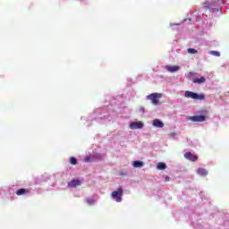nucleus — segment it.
Returning a JSON list of instances; mask_svg holds the SVG:
<instances>
[{
  "label": "nucleus",
  "mask_w": 229,
  "mask_h": 229,
  "mask_svg": "<svg viewBox=\"0 0 229 229\" xmlns=\"http://www.w3.org/2000/svg\"><path fill=\"white\" fill-rule=\"evenodd\" d=\"M132 165L133 167H142L144 163L142 161H134Z\"/></svg>",
  "instance_id": "13"
},
{
  "label": "nucleus",
  "mask_w": 229,
  "mask_h": 229,
  "mask_svg": "<svg viewBox=\"0 0 229 229\" xmlns=\"http://www.w3.org/2000/svg\"><path fill=\"white\" fill-rule=\"evenodd\" d=\"M205 81H207V79H205V77L195 78L192 81L193 83H198L199 85H201V83H205Z\"/></svg>",
  "instance_id": "12"
},
{
  "label": "nucleus",
  "mask_w": 229,
  "mask_h": 229,
  "mask_svg": "<svg viewBox=\"0 0 229 229\" xmlns=\"http://www.w3.org/2000/svg\"><path fill=\"white\" fill-rule=\"evenodd\" d=\"M153 126L156 128H164V123L158 119L153 120Z\"/></svg>",
  "instance_id": "10"
},
{
  "label": "nucleus",
  "mask_w": 229,
  "mask_h": 229,
  "mask_svg": "<svg viewBox=\"0 0 229 229\" xmlns=\"http://www.w3.org/2000/svg\"><path fill=\"white\" fill-rule=\"evenodd\" d=\"M204 7L210 9V8H212V4L206 2V3H204Z\"/></svg>",
  "instance_id": "20"
},
{
  "label": "nucleus",
  "mask_w": 229,
  "mask_h": 229,
  "mask_svg": "<svg viewBox=\"0 0 229 229\" xmlns=\"http://www.w3.org/2000/svg\"><path fill=\"white\" fill-rule=\"evenodd\" d=\"M30 190L21 188L16 191V194L17 196H23L24 194H30Z\"/></svg>",
  "instance_id": "9"
},
{
  "label": "nucleus",
  "mask_w": 229,
  "mask_h": 229,
  "mask_svg": "<svg viewBox=\"0 0 229 229\" xmlns=\"http://www.w3.org/2000/svg\"><path fill=\"white\" fill-rule=\"evenodd\" d=\"M189 74H190V76H193L194 75V73H192V72H190Z\"/></svg>",
  "instance_id": "25"
},
{
  "label": "nucleus",
  "mask_w": 229,
  "mask_h": 229,
  "mask_svg": "<svg viewBox=\"0 0 229 229\" xmlns=\"http://www.w3.org/2000/svg\"><path fill=\"white\" fill-rule=\"evenodd\" d=\"M120 174H121V175H124V174H124V173H123V172H120Z\"/></svg>",
  "instance_id": "24"
},
{
  "label": "nucleus",
  "mask_w": 229,
  "mask_h": 229,
  "mask_svg": "<svg viewBox=\"0 0 229 229\" xmlns=\"http://www.w3.org/2000/svg\"><path fill=\"white\" fill-rule=\"evenodd\" d=\"M187 52L190 54V55H196L198 54V50L194 49V48H188Z\"/></svg>",
  "instance_id": "17"
},
{
  "label": "nucleus",
  "mask_w": 229,
  "mask_h": 229,
  "mask_svg": "<svg viewBox=\"0 0 229 229\" xmlns=\"http://www.w3.org/2000/svg\"><path fill=\"white\" fill-rule=\"evenodd\" d=\"M209 55H212L213 56H221V53L217 51H210Z\"/></svg>",
  "instance_id": "18"
},
{
  "label": "nucleus",
  "mask_w": 229,
  "mask_h": 229,
  "mask_svg": "<svg viewBox=\"0 0 229 229\" xmlns=\"http://www.w3.org/2000/svg\"><path fill=\"white\" fill-rule=\"evenodd\" d=\"M202 114H208V111L207 109H204V110L202 111Z\"/></svg>",
  "instance_id": "22"
},
{
  "label": "nucleus",
  "mask_w": 229,
  "mask_h": 229,
  "mask_svg": "<svg viewBox=\"0 0 229 229\" xmlns=\"http://www.w3.org/2000/svg\"><path fill=\"white\" fill-rule=\"evenodd\" d=\"M165 167H167V165H165V163H158L157 164V169H159V171H164V169H165Z\"/></svg>",
  "instance_id": "14"
},
{
  "label": "nucleus",
  "mask_w": 229,
  "mask_h": 229,
  "mask_svg": "<svg viewBox=\"0 0 229 229\" xmlns=\"http://www.w3.org/2000/svg\"><path fill=\"white\" fill-rule=\"evenodd\" d=\"M184 96L188 98V99H195L197 101H203V99H205L204 94H198L189 90L185 91Z\"/></svg>",
  "instance_id": "1"
},
{
  "label": "nucleus",
  "mask_w": 229,
  "mask_h": 229,
  "mask_svg": "<svg viewBox=\"0 0 229 229\" xmlns=\"http://www.w3.org/2000/svg\"><path fill=\"white\" fill-rule=\"evenodd\" d=\"M93 161H94V156H87L83 159V162H93Z\"/></svg>",
  "instance_id": "15"
},
{
  "label": "nucleus",
  "mask_w": 229,
  "mask_h": 229,
  "mask_svg": "<svg viewBox=\"0 0 229 229\" xmlns=\"http://www.w3.org/2000/svg\"><path fill=\"white\" fill-rule=\"evenodd\" d=\"M166 70L168 72H178L180 66L178 65H166Z\"/></svg>",
  "instance_id": "8"
},
{
  "label": "nucleus",
  "mask_w": 229,
  "mask_h": 229,
  "mask_svg": "<svg viewBox=\"0 0 229 229\" xmlns=\"http://www.w3.org/2000/svg\"><path fill=\"white\" fill-rule=\"evenodd\" d=\"M86 202L88 203V205H94L95 200L94 199H86Z\"/></svg>",
  "instance_id": "19"
},
{
  "label": "nucleus",
  "mask_w": 229,
  "mask_h": 229,
  "mask_svg": "<svg viewBox=\"0 0 229 229\" xmlns=\"http://www.w3.org/2000/svg\"><path fill=\"white\" fill-rule=\"evenodd\" d=\"M190 121H192V123H204V121H207L206 115H194L190 116Z\"/></svg>",
  "instance_id": "4"
},
{
  "label": "nucleus",
  "mask_w": 229,
  "mask_h": 229,
  "mask_svg": "<svg viewBox=\"0 0 229 229\" xmlns=\"http://www.w3.org/2000/svg\"><path fill=\"white\" fill-rule=\"evenodd\" d=\"M197 174L199 176H207V174H208V171L205 168H199L197 169Z\"/></svg>",
  "instance_id": "11"
},
{
  "label": "nucleus",
  "mask_w": 229,
  "mask_h": 229,
  "mask_svg": "<svg viewBox=\"0 0 229 229\" xmlns=\"http://www.w3.org/2000/svg\"><path fill=\"white\" fill-rule=\"evenodd\" d=\"M160 98H162L161 93H152L147 96V99H149L152 105H158L160 103V100H158Z\"/></svg>",
  "instance_id": "3"
},
{
  "label": "nucleus",
  "mask_w": 229,
  "mask_h": 229,
  "mask_svg": "<svg viewBox=\"0 0 229 229\" xmlns=\"http://www.w3.org/2000/svg\"><path fill=\"white\" fill-rule=\"evenodd\" d=\"M169 180H170V177L167 176V175H165V182H169Z\"/></svg>",
  "instance_id": "21"
},
{
  "label": "nucleus",
  "mask_w": 229,
  "mask_h": 229,
  "mask_svg": "<svg viewBox=\"0 0 229 229\" xmlns=\"http://www.w3.org/2000/svg\"><path fill=\"white\" fill-rule=\"evenodd\" d=\"M213 4H217V1H214V2H213Z\"/></svg>",
  "instance_id": "23"
},
{
  "label": "nucleus",
  "mask_w": 229,
  "mask_h": 229,
  "mask_svg": "<svg viewBox=\"0 0 229 229\" xmlns=\"http://www.w3.org/2000/svg\"><path fill=\"white\" fill-rule=\"evenodd\" d=\"M80 185H81V181L78 179H73L68 182V187H71L72 189H74L75 187H80Z\"/></svg>",
  "instance_id": "7"
},
{
  "label": "nucleus",
  "mask_w": 229,
  "mask_h": 229,
  "mask_svg": "<svg viewBox=\"0 0 229 229\" xmlns=\"http://www.w3.org/2000/svg\"><path fill=\"white\" fill-rule=\"evenodd\" d=\"M184 157H186L187 160H190L191 162H196L198 160V156L192 154L191 152H186L184 154Z\"/></svg>",
  "instance_id": "6"
},
{
  "label": "nucleus",
  "mask_w": 229,
  "mask_h": 229,
  "mask_svg": "<svg viewBox=\"0 0 229 229\" xmlns=\"http://www.w3.org/2000/svg\"><path fill=\"white\" fill-rule=\"evenodd\" d=\"M124 194V191L123 187H119L117 191H114L111 193V197L115 199L117 203H121L123 201V195Z\"/></svg>",
  "instance_id": "2"
},
{
  "label": "nucleus",
  "mask_w": 229,
  "mask_h": 229,
  "mask_svg": "<svg viewBox=\"0 0 229 229\" xmlns=\"http://www.w3.org/2000/svg\"><path fill=\"white\" fill-rule=\"evenodd\" d=\"M70 164H72V165H76V164H78V159H76V157H70L69 159Z\"/></svg>",
  "instance_id": "16"
},
{
  "label": "nucleus",
  "mask_w": 229,
  "mask_h": 229,
  "mask_svg": "<svg viewBox=\"0 0 229 229\" xmlns=\"http://www.w3.org/2000/svg\"><path fill=\"white\" fill-rule=\"evenodd\" d=\"M131 130H140L144 128V123L142 122H134L130 124Z\"/></svg>",
  "instance_id": "5"
}]
</instances>
